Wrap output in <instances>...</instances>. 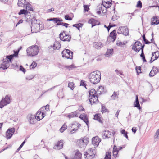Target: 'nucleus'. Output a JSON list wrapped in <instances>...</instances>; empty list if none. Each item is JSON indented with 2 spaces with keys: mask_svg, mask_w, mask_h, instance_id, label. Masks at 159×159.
Returning <instances> with one entry per match:
<instances>
[{
  "mask_svg": "<svg viewBox=\"0 0 159 159\" xmlns=\"http://www.w3.org/2000/svg\"><path fill=\"white\" fill-rule=\"evenodd\" d=\"M74 84L73 83V82H69L68 84V87L69 88H70L72 90H73L74 88Z\"/></svg>",
  "mask_w": 159,
  "mask_h": 159,
  "instance_id": "41",
  "label": "nucleus"
},
{
  "mask_svg": "<svg viewBox=\"0 0 159 159\" xmlns=\"http://www.w3.org/2000/svg\"><path fill=\"white\" fill-rule=\"evenodd\" d=\"M15 131L14 128L9 129L6 132V136L7 139L11 138Z\"/></svg>",
  "mask_w": 159,
  "mask_h": 159,
  "instance_id": "14",
  "label": "nucleus"
},
{
  "mask_svg": "<svg viewBox=\"0 0 159 159\" xmlns=\"http://www.w3.org/2000/svg\"><path fill=\"white\" fill-rule=\"evenodd\" d=\"M27 119L30 123L32 124H34L36 119L34 115L32 114H29L27 116Z\"/></svg>",
  "mask_w": 159,
  "mask_h": 159,
  "instance_id": "15",
  "label": "nucleus"
},
{
  "mask_svg": "<svg viewBox=\"0 0 159 159\" xmlns=\"http://www.w3.org/2000/svg\"><path fill=\"white\" fill-rule=\"evenodd\" d=\"M79 114L78 111H75L72 112L68 114L67 116L70 119L72 118L77 117L78 116V114Z\"/></svg>",
  "mask_w": 159,
  "mask_h": 159,
  "instance_id": "24",
  "label": "nucleus"
},
{
  "mask_svg": "<svg viewBox=\"0 0 159 159\" xmlns=\"http://www.w3.org/2000/svg\"><path fill=\"white\" fill-rule=\"evenodd\" d=\"M126 43H127L126 42H121L118 41L117 42L116 45L119 46H122V45H125Z\"/></svg>",
  "mask_w": 159,
  "mask_h": 159,
  "instance_id": "43",
  "label": "nucleus"
},
{
  "mask_svg": "<svg viewBox=\"0 0 159 159\" xmlns=\"http://www.w3.org/2000/svg\"><path fill=\"white\" fill-rule=\"evenodd\" d=\"M113 51V49H108L107 50L106 53V55L107 57L109 56L111 54H112V52Z\"/></svg>",
  "mask_w": 159,
  "mask_h": 159,
  "instance_id": "38",
  "label": "nucleus"
},
{
  "mask_svg": "<svg viewBox=\"0 0 159 159\" xmlns=\"http://www.w3.org/2000/svg\"><path fill=\"white\" fill-rule=\"evenodd\" d=\"M72 52L68 49L64 50L61 52L63 57H65L67 59H72L73 58Z\"/></svg>",
  "mask_w": 159,
  "mask_h": 159,
  "instance_id": "6",
  "label": "nucleus"
},
{
  "mask_svg": "<svg viewBox=\"0 0 159 159\" xmlns=\"http://www.w3.org/2000/svg\"><path fill=\"white\" fill-rule=\"evenodd\" d=\"M158 72V69L156 67H153L149 74V76L152 77Z\"/></svg>",
  "mask_w": 159,
  "mask_h": 159,
  "instance_id": "23",
  "label": "nucleus"
},
{
  "mask_svg": "<svg viewBox=\"0 0 159 159\" xmlns=\"http://www.w3.org/2000/svg\"><path fill=\"white\" fill-rule=\"evenodd\" d=\"M141 70L140 66L136 67V70L137 74L139 75L141 72Z\"/></svg>",
  "mask_w": 159,
  "mask_h": 159,
  "instance_id": "45",
  "label": "nucleus"
},
{
  "mask_svg": "<svg viewBox=\"0 0 159 159\" xmlns=\"http://www.w3.org/2000/svg\"><path fill=\"white\" fill-rule=\"evenodd\" d=\"M26 51L28 56L33 57L38 54L39 51V48L37 46L34 45L28 48Z\"/></svg>",
  "mask_w": 159,
  "mask_h": 159,
  "instance_id": "2",
  "label": "nucleus"
},
{
  "mask_svg": "<svg viewBox=\"0 0 159 159\" xmlns=\"http://www.w3.org/2000/svg\"><path fill=\"white\" fill-rule=\"evenodd\" d=\"M82 154L79 151H77L72 159H81Z\"/></svg>",
  "mask_w": 159,
  "mask_h": 159,
  "instance_id": "28",
  "label": "nucleus"
},
{
  "mask_svg": "<svg viewBox=\"0 0 159 159\" xmlns=\"http://www.w3.org/2000/svg\"><path fill=\"white\" fill-rule=\"evenodd\" d=\"M80 85L81 86H84L86 88V85L85 84V82L83 80H82L81 81Z\"/></svg>",
  "mask_w": 159,
  "mask_h": 159,
  "instance_id": "58",
  "label": "nucleus"
},
{
  "mask_svg": "<svg viewBox=\"0 0 159 159\" xmlns=\"http://www.w3.org/2000/svg\"><path fill=\"white\" fill-rule=\"evenodd\" d=\"M89 100L91 104L98 101V96L95 94L96 90L94 89H91L89 91Z\"/></svg>",
  "mask_w": 159,
  "mask_h": 159,
  "instance_id": "3",
  "label": "nucleus"
},
{
  "mask_svg": "<svg viewBox=\"0 0 159 159\" xmlns=\"http://www.w3.org/2000/svg\"><path fill=\"white\" fill-rule=\"evenodd\" d=\"M108 110L106 108L105 106H102V113L107 112Z\"/></svg>",
  "mask_w": 159,
  "mask_h": 159,
  "instance_id": "51",
  "label": "nucleus"
},
{
  "mask_svg": "<svg viewBox=\"0 0 159 159\" xmlns=\"http://www.w3.org/2000/svg\"><path fill=\"white\" fill-rule=\"evenodd\" d=\"M154 137L155 139H159V132H158V131L157 130L155 134Z\"/></svg>",
  "mask_w": 159,
  "mask_h": 159,
  "instance_id": "56",
  "label": "nucleus"
},
{
  "mask_svg": "<svg viewBox=\"0 0 159 159\" xmlns=\"http://www.w3.org/2000/svg\"><path fill=\"white\" fill-rule=\"evenodd\" d=\"M88 141L86 138H83L82 139H80L78 143L79 147L80 148H82L85 147Z\"/></svg>",
  "mask_w": 159,
  "mask_h": 159,
  "instance_id": "13",
  "label": "nucleus"
},
{
  "mask_svg": "<svg viewBox=\"0 0 159 159\" xmlns=\"http://www.w3.org/2000/svg\"><path fill=\"white\" fill-rule=\"evenodd\" d=\"M67 128V125L64 124V125L60 129V131L62 133Z\"/></svg>",
  "mask_w": 159,
  "mask_h": 159,
  "instance_id": "39",
  "label": "nucleus"
},
{
  "mask_svg": "<svg viewBox=\"0 0 159 159\" xmlns=\"http://www.w3.org/2000/svg\"><path fill=\"white\" fill-rule=\"evenodd\" d=\"M34 78V76L32 75H29L27 76L26 77V80H30L33 79Z\"/></svg>",
  "mask_w": 159,
  "mask_h": 159,
  "instance_id": "49",
  "label": "nucleus"
},
{
  "mask_svg": "<svg viewBox=\"0 0 159 159\" xmlns=\"http://www.w3.org/2000/svg\"><path fill=\"white\" fill-rule=\"evenodd\" d=\"M83 24L82 23H79L77 24H74L73 26L79 30H80V27H81Z\"/></svg>",
  "mask_w": 159,
  "mask_h": 159,
  "instance_id": "37",
  "label": "nucleus"
},
{
  "mask_svg": "<svg viewBox=\"0 0 159 159\" xmlns=\"http://www.w3.org/2000/svg\"><path fill=\"white\" fill-rule=\"evenodd\" d=\"M65 18L66 20H72V18L71 17H69L68 15H65Z\"/></svg>",
  "mask_w": 159,
  "mask_h": 159,
  "instance_id": "52",
  "label": "nucleus"
},
{
  "mask_svg": "<svg viewBox=\"0 0 159 159\" xmlns=\"http://www.w3.org/2000/svg\"><path fill=\"white\" fill-rule=\"evenodd\" d=\"M39 23V21H38L37 20L34 18H33L32 19V22L31 25H36V24H38V23Z\"/></svg>",
  "mask_w": 159,
  "mask_h": 159,
  "instance_id": "42",
  "label": "nucleus"
},
{
  "mask_svg": "<svg viewBox=\"0 0 159 159\" xmlns=\"http://www.w3.org/2000/svg\"><path fill=\"white\" fill-rule=\"evenodd\" d=\"M118 98V95L117 93V92H114L113 94L111 96V99L112 100H115Z\"/></svg>",
  "mask_w": 159,
  "mask_h": 159,
  "instance_id": "36",
  "label": "nucleus"
},
{
  "mask_svg": "<svg viewBox=\"0 0 159 159\" xmlns=\"http://www.w3.org/2000/svg\"><path fill=\"white\" fill-rule=\"evenodd\" d=\"M60 39L63 41L69 42L70 40L71 36L66 34L65 31L61 32L59 34Z\"/></svg>",
  "mask_w": 159,
  "mask_h": 159,
  "instance_id": "8",
  "label": "nucleus"
},
{
  "mask_svg": "<svg viewBox=\"0 0 159 159\" xmlns=\"http://www.w3.org/2000/svg\"><path fill=\"white\" fill-rule=\"evenodd\" d=\"M117 33L119 34H123L125 36L129 34L128 29L126 26H121L118 29Z\"/></svg>",
  "mask_w": 159,
  "mask_h": 159,
  "instance_id": "9",
  "label": "nucleus"
},
{
  "mask_svg": "<svg viewBox=\"0 0 159 159\" xmlns=\"http://www.w3.org/2000/svg\"><path fill=\"white\" fill-rule=\"evenodd\" d=\"M117 16H113L112 17V20L113 21H114L117 19Z\"/></svg>",
  "mask_w": 159,
  "mask_h": 159,
  "instance_id": "64",
  "label": "nucleus"
},
{
  "mask_svg": "<svg viewBox=\"0 0 159 159\" xmlns=\"http://www.w3.org/2000/svg\"><path fill=\"white\" fill-rule=\"evenodd\" d=\"M20 71L23 72L24 73H25L26 71L24 67H23L21 65H20Z\"/></svg>",
  "mask_w": 159,
  "mask_h": 159,
  "instance_id": "57",
  "label": "nucleus"
},
{
  "mask_svg": "<svg viewBox=\"0 0 159 159\" xmlns=\"http://www.w3.org/2000/svg\"><path fill=\"white\" fill-rule=\"evenodd\" d=\"M116 31L115 30H113L111 32L109 36L111 37L112 41H114L116 38Z\"/></svg>",
  "mask_w": 159,
  "mask_h": 159,
  "instance_id": "27",
  "label": "nucleus"
},
{
  "mask_svg": "<svg viewBox=\"0 0 159 159\" xmlns=\"http://www.w3.org/2000/svg\"><path fill=\"white\" fill-rule=\"evenodd\" d=\"M41 111V110L38 111L35 116V118L38 120H40L41 119H43L44 117V113H42Z\"/></svg>",
  "mask_w": 159,
  "mask_h": 159,
  "instance_id": "17",
  "label": "nucleus"
},
{
  "mask_svg": "<svg viewBox=\"0 0 159 159\" xmlns=\"http://www.w3.org/2000/svg\"><path fill=\"white\" fill-rule=\"evenodd\" d=\"M137 7L141 8L142 7V3L140 1H139L138 2L137 4L136 5Z\"/></svg>",
  "mask_w": 159,
  "mask_h": 159,
  "instance_id": "48",
  "label": "nucleus"
},
{
  "mask_svg": "<svg viewBox=\"0 0 159 159\" xmlns=\"http://www.w3.org/2000/svg\"><path fill=\"white\" fill-rule=\"evenodd\" d=\"M84 8L85 12L88 11L89 9L88 5H84Z\"/></svg>",
  "mask_w": 159,
  "mask_h": 159,
  "instance_id": "47",
  "label": "nucleus"
},
{
  "mask_svg": "<svg viewBox=\"0 0 159 159\" xmlns=\"http://www.w3.org/2000/svg\"><path fill=\"white\" fill-rule=\"evenodd\" d=\"M88 22L89 23L91 24L92 27L96 25H99L100 24L99 21L95 20L93 18L90 19L89 20Z\"/></svg>",
  "mask_w": 159,
  "mask_h": 159,
  "instance_id": "21",
  "label": "nucleus"
},
{
  "mask_svg": "<svg viewBox=\"0 0 159 159\" xmlns=\"http://www.w3.org/2000/svg\"><path fill=\"white\" fill-rule=\"evenodd\" d=\"M79 118L83 120L88 127L89 120L87 114L84 113L81 114L79 116Z\"/></svg>",
  "mask_w": 159,
  "mask_h": 159,
  "instance_id": "16",
  "label": "nucleus"
},
{
  "mask_svg": "<svg viewBox=\"0 0 159 159\" xmlns=\"http://www.w3.org/2000/svg\"><path fill=\"white\" fill-rule=\"evenodd\" d=\"M94 47L97 49H99L103 46L102 44L101 43L94 42L93 43Z\"/></svg>",
  "mask_w": 159,
  "mask_h": 159,
  "instance_id": "30",
  "label": "nucleus"
},
{
  "mask_svg": "<svg viewBox=\"0 0 159 159\" xmlns=\"http://www.w3.org/2000/svg\"><path fill=\"white\" fill-rule=\"evenodd\" d=\"M65 67L67 69H70L74 67V65H71L70 66H66Z\"/></svg>",
  "mask_w": 159,
  "mask_h": 159,
  "instance_id": "60",
  "label": "nucleus"
},
{
  "mask_svg": "<svg viewBox=\"0 0 159 159\" xmlns=\"http://www.w3.org/2000/svg\"><path fill=\"white\" fill-rule=\"evenodd\" d=\"M49 105L47 104L46 106H43L42 107L41 109H42L44 108L45 110H46L47 109H49Z\"/></svg>",
  "mask_w": 159,
  "mask_h": 159,
  "instance_id": "61",
  "label": "nucleus"
},
{
  "mask_svg": "<svg viewBox=\"0 0 159 159\" xmlns=\"http://www.w3.org/2000/svg\"><path fill=\"white\" fill-rule=\"evenodd\" d=\"M106 4H107L108 5L107 7H106L103 3V5L105 8H107L111 7V3L110 2H106Z\"/></svg>",
  "mask_w": 159,
  "mask_h": 159,
  "instance_id": "46",
  "label": "nucleus"
},
{
  "mask_svg": "<svg viewBox=\"0 0 159 159\" xmlns=\"http://www.w3.org/2000/svg\"><path fill=\"white\" fill-rule=\"evenodd\" d=\"M134 107L137 108L139 110L141 109V107L139 103L138 98L137 95L136 96L135 101L134 103Z\"/></svg>",
  "mask_w": 159,
  "mask_h": 159,
  "instance_id": "25",
  "label": "nucleus"
},
{
  "mask_svg": "<svg viewBox=\"0 0 159 159\" xmlns=\"http://www.w3.org/2000/svg\"><path fill=\"white\" fill-rule=\"evenodd\" d=\"M19 50L18 51H14V53L13 54L11 55H10L7 56H6V59H9L11 63V60H12L14 57H16L18 56Z\"/></svg>",
  "mask_w": 159,
  "mask_h": 159,
  "instance_id": "19",
  "label": "nucleus"
},
{
  "mask_svg": "<svg viewBox=\"0 0 159 159\" xmlns=\"http://www.w3.org/2000/svg\"><path fill=\"white\" fill-rule=\"evenodd\" d=\"M116 146L115 145L113 148V156L115 157H117V155L118 153V149H117V148H115Z\"/></svg>",
  "mask_w": 159,
  "mask_h": 159,
  "instance_id": "33",
  "label": "nucleus"
},
{
  "mask_svg": "<svg viewBox=\"0 0 159 159\" xmlns=\"http://www.w3.org/2000/svg\"><path fill=\"white\" fill-rule=\"evenodd\" d=\"M10 62L9 59H6V57L5 59H3V62L1 64V67L3 69H6L8 68L10 66L9 62Z\"/></svg>",
  "mask_w": 159,
  "mask_h": 159,
  "instance_id": "11",
  "label": "nucleus"
},
{
  "mask_svg": "<svg viewBox=\"0 0 159 159\" xmlns=\"http://www.w3.org/2000/svg\"><path fill=\"white\" fill-rule=\"evenodd\" d=\"M43 25V24H40L39 23H38V24H36L34 25H31L32 32L33 33H36L39 32L43 29L44 26Z\"/></svg>",
  "mask_w": 159,
  "mask_h": 159,
  "instance_id": "5",
  "label": "nucleus"
},
{
  "mask_svg": "<svg viewBox=\"0 0 159 159\" xmlns=\"http://www.w3.org/2000/svg\"><path fill=\"white\" fill-rule=\"evenodd\" d=\"M30 4L27 2L25 4V7H24L25 8H26V10L28 12V13H29V11H32L33 10L32 8L30 7Z\"/></svg>",
  "mask_w": 159,
  "mask_h": 159,
  "instance_id": "32",
  "label": "nucleus"
},
{
  "mask_svg": "<svg viewBox=\"0 0 159 159\" xmlns=\"http://www.w3.org/2000/svg\"><path fill=\"white\" fill-rule=\"evenodd\" d=\"M111 152H106L104 159H111Z\"/></svg>",
  "mask_w": 159,
  "mask_h": 159,
  "instance_id": "40",
  "label": "nucleus"
},
{
  "mask_svg": "<svg viewBox=\"0 0 159 159\" xmlns=\"http://www.w3.org/2000/svg\"><path fill=\"white\" fill-rule=\"evenodd\" d=\"M63 142L64 141L63 140L58 141L56 145L54 147V148L58 150L62 149L63 147Z\"/></svg>",
  "mask_w": 159,
  "mask_h": 159,
  "instance_id": "18",
  "label": "nucleus"
},
{
  "mask_svg": "<svg viewBox=\"0 0 159 159\" xmlns=\"http://www.w3.org/2000/svg\"><path fill=\"white\" fill-rule=\"evenodd\" d=\"M10 102V97L7 95H6L5 98L2 99L0 102V108H2L4 106L9 104Z\"/></svg>",
  "mask_w": 159,
  "mask_h": 159,
  "instance_id": "7",
  "label": "nucleus"
},
{
  "mask_svg": "<svg viewBox=\"0 0 159 159\" xmlns=\"http://www.w3.org/2000/svg\"><path fill=\"white\" fill-rule=\"evenodd\" d=\"M111 37H110L109 36L108 37L107 40V42L108 43H109L111 42H112V43H113L114 41H112V39H111Z\"/></svg>",
  "mask_w": 159,
  "mask_h": 159,
  "instance_id": "54",
  "label": "nucleus"
},
{
  "mask_svg": "<svg viewBox=\"0 0 159 159\" xmlns=\"http://www.w3.org/2000/svg\"><path fill=\"white\" fill-rule=\"evenodd\" d=\"M151 25H157L159 24V18L158 16H154L151 19Z\"/></svg>",
  "mask_w": 159,
  "mask_h": 159,
  "instance_id": "20",
  "label": "nucleus"
},
{
  "mask_svg": "<svg viewBox=\"0 0 159 159\" xmlns=\"http://www.w3.org/2000/svg\"><path fill=\"white\" fill-rule=\"evenodd\" d=\"M84 110V108L82 107V106H80L78 109V111H83Z\"/></svg>",
  "mask_w": 159,
  "mask_h": 159,
  "instance_id": "59",
  "label": "nucleus"
},
{
  "mask_svg": "<svg viewBox=\"0 0 159 159\" xmlns=\"http://www.w3.org/2000/svg\"><path fill=\"white\" fill-rule=\"evenodd\" d=\"M26 2H25V0H18L17 4L19 7H25Z\"/></svg>",
  "mask_w": 159,
  "mask_h": 159,
  "instance_id": "29",
  "label": "nucleus"
},
{
  "mask_svg": "<svg viewBox=\"0 0 159 159\" xmlns=\"http://www.w3.org/2000/svg\"><path fill=\"white\" fill-rule=\"evenodd\" d=\"M101 139L98 136L93 137L92 139V143L95 147H97L101 142Z\"/></svg>",
  "mask_w": 159,
  "mask_h": 159,
  "instance_id": "12",
  "label": "nucleus"
},
{
  "mask_svg": "<svg viewBox=\"0 0 159 159\" xmlns=\"http://www.w3.org/2000/svg\"><path fill=\"white\" fill-rule=\"evenodd\" d=\"M61 47V45L60 42L58 41H55L53 46V48L54 49H58Z\"/></svg>",
  "mask_w": 159,
  "mask_h": 159,
  "instance_id": "31",
  "label": "nucleus"
},
{
  "mask_svg": "<svg viewBox=\"0 0 159 159\" xmlns=\"http://www.w3.org/2000/svg\"><path fill=\"white\" fill-rule=\"evenodd\" d=\"M25 143V140L21 143V144L20 145L19 147L17 149V151H19L20 149L22 148V147H23V145Z\"/></svg>",
  "mask_w": 159,
  "mask_h": 159,
  "instance_id": "53",
  "label": "nucleus"
},
{
  "mask_svg": "<svg viewBox=\"0 0 159 159\" xmlns=\"http://www.w3.org/2000/svg\"><path fill=\"white\" fill-rule=\"evenodd\" d=\"M97 89L99 91H100L102 93H104V92L103 87L102 86H99Z\"/></svg>",
  "mask_w": 159,
  "mask_h": 159,
  "instance_id": "50",
  "label": "nucleus"
},
{
  "mask_svg": "<svg viewBox=\"0 0 159 159\" xmlns=\"http://www.w3.org/2000/svg\"><path fill=\"white\" fill-rule=\"evenodd\" d=\"M102 137L103 138H109L111 136V132L108 130H105L103 131Z\"/></svg>",
  "mask_w": 159,
  "mask_h": 159,
  "instance_id": "22",
  "label": "nucleus"
},
{
  "mask_svg": "<svg viewBox=\"0 0 159 159\" xmlns=\"http://www.w3.org/2000/svg\"><path fill=\"white\" fill-rule=\"evenodd\" d=\"M95 94H96V95L97 96H98L101 94H102V93L101 92V91H99L97 89V91H96V92H95Z\"/></svg>",
  "mask_w": 159,
  "mask_h": 159,
  "instance_id": "55",
  "label": "nucleus"
},
{
  "mask_svg": "<svg viewBox=\"0 0 159 159\" xmlns=\"http://www.w3.org/2000/svg\"><path fill=\"white\" fill-rule=\"evenodd\" d=\"M28 12L25 9H22L20 10V11L19 12L18 14L19 15L21 14H24L25 16L28 15Z\"/></svg>",
  "mask_w": 159,
  "mask_h": 159,
  "instance_id": "34",
  "label": "nucleus"
},
{
  "mask_svg": "<svg viewBox=\"0 0 159 159\" xmlns=\"http://www.w3.org/2000/svg\"><path fill=\"white\" fill-rule=\"evenodd\" d=\"M96 150L95 147L89 149L84 154V156L87 159H93L95 157Z\"/></svg>",
  "mask_w": 159,
  "mask_h": 159,
  "instance_id": "4",
  "label": "nucleus"
},
{
  "mask_svg": "<svg viewBox=\"0 0 159 159\" xmlns=\"http://www.w3.org/2000/svg\"><path fill=\"white\" fill-rule=\"evenodd\" d=\"M142 45L141 43L139 41H136L132 47L133 50L135 51L136 52H138L141 50V46Z\"/></svg>",
  "mask_w": 159,
  "mask_h": 159,
  "instance_id": "10",
  "label": "nucleus"
},
{
  "mask_svg": "<svg viewBox=\"0 0 159 159\" xmlns=\"http://www.w3.org/2000/svg\"><path fill=\"white\" fill-rule=\"evenodd\" d=\"M154 54H156V55H158L159 56V52L157 51L155 52L154 53H152V58L153 57H154Z\"/></svg>",
  "mask_w": 159,
  "mask_h": 159,
  "instance_id": "62",
  "label": "nucleus"
},
{
  "mask_svg": "<svg viewBox=\"0 0 159 159\" xmlns=\"http://www.w3.org/2000/svg\"><path fill=\"white\" fill-rule=\"evenodd\" d=\"M94 119L96 120L99 122L102 123V118L101 117V115L100 114H96L94 116Z\"/></svg>",
  "mask_w": 159,
  "mask_h": 159,
  "instance_id": "26",
  "label": "nucleus"
},
{
  "mask_svg": "<svg viewBox=\"0 0 159 159\" xmlns=\"http://www.w3.org/2000/svg\"><path fill=\"white\" fill-rule=\"evenodd\" d=\"M72 125L71 127L73 128V129L71 130V132H72V133H74V131H76L79 128V126H77L75 124H72Z\"/></svg>",
  "mask_w": 159,
  "mask_h": 159,
  "instance_id": "35",
  "label": "nucleus"
},
{
  "mask_svg": "<svg viewBox=\"0 0 159 159\" xmlns=\"http://www.w3.org/2000/svg\"><path fill=\"white\" fill-rule=\"evenodd\" d=\"M37 63L36 62L34 61L30 65V69H33L35 68V67L37 66Z\"/></svg>",
  "mask_w": 159,
  "mask_h": 159,
  "instance_id": "44",
  "label": "nucleus"
},
{
  "mask_svg": "<svg viewBox=\"0 0 159 159\" xmlns=\"http://www.w3.org/2000/svg\"><path fill=\"white\" fill-rule=\"evenodd\" d=\"M89 80L91 83L96 84L101 80V73L99 71H96L91 73L88 76Z\"/></svg>",
  "mask_w": 159,
  "mask_h": 159,
  "instance_id": "1",
  "label": "nucleus"
},
{
  "mask_svg": "<svg viewBox=\"0 0 159 159\" xmlns=\"http://www.w3.org/2000/svg\"><path fill=\"white\" fill-rule=\"evenodd\" d=\"M145 44H149L151 43H150L149 41H148L146 39L143 40Z\"/></svg>",
  "mask_w": 159,
  "mask_h": 159,
  "instance_id": "63",
  "label": "nucleus"
}]
</instances>
